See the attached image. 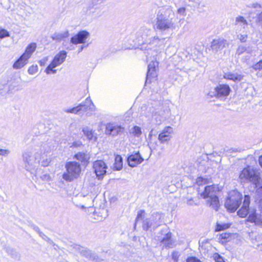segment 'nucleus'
<instances>
[{"instance_id": "nucleus-37", "label": "nucleus", "mask_w": 262, "mask_h": 262, "mask_svg": "<svg viewBox=\"0 0 262 262\" xmlns=\"http://www.w3.org/2000/svg\"><path fill=\"white\" fill-rule=\"evenodd\" d=\"M148 145L150 148L156 149L157 146V141L156 139L154 140L152 138H150Z\"/></svg>"}, {"instance_id": "nucleus-43", "label": "nucleus", "mask_w": 262, "mask_h": 262, "mask_svg": "<svg viewBox=\"0 0 262 262\" xmlns=\"http://www.w3.org/2000/svg\"><path fill=\"white\" fill-rule=\"evenodd\" d=\"M246 50V47L242 46V45L239 46L236 50V54H237L238 55H240L241 54L243 53L244 52H245Z\"/></svg>"}, {"instance_id": "nucleus-1", "label": "nucleus", "mask_w": 262, "mask_h": 262, "mask_svg": "<svg viewBox=\"0 0 262 262\" xmlns=\"http://www.w3.org/2000/svg\"><path fill=\"white\" fill-rule=\"evenodd\" d=\"M54 141L51 139L40 141L27 149L23 154V160L26 170L37 177L39 166L49 165L51 158L49 153L55 148Z\"/></svg>"}, {"instance_id": "nucleus-9", "label": "nucleus", "mask_w": 262, "mask_h": 262, "mask_svg": "<svg viewBox=\"0 0 262 262\" xmlns=\"http://www.w3.org/2000/svg\"><path fill=\"white\" fill-rule=\"evenodd\" d=\"M67 57V52L61 51L59 52L54 58L52 62L47 67L45 72L47 74H54L57 72L55 68L62 64Z\"/></svg>"}, {"instance_id": "nucleus-6", "label": "nucleus", "mask_w": 262, "mask_h": 262, "mask_svg": "<svg viewBox=\"0 0 262 262\" xmlns=\"http://www.w3.org/2000/svg\"><path fill=\"white\" fill-rule=\"evenodd\" d=\"M239 179L242 183L251 182L256 185L260 179L259 173L249 166L246 167L241 172Z\"/></svg>"}, {"instance_id": "nucleus-51", "label": "nucleus", "mask_w": 262, "mask_h": 262, "mask_svg": "<svg viewBox=\"0 0 262 262\" xmlns=\"http://www.w3.org/2000/svg\"><path fill=\"white\" fill-rule=\"evenodd\" d=\"M185 11H186L185 8L184 7H182V8H179L177 12L178 14H179L180 15H185Z\"/></svg>"}, {"instance_id": "nucleus-46", "label": "nucleus", "mask_w": 262, "mask_h": 262, "mask_svg": "<svg viewBox=\"0 0 262 262\" xmlns=\"http://www.w3.org/2000/svg\"><path fill=\"white\" fill-rule=\"evenodd\" d=\"M99 213H101V215H100L101 220L102 219L106 218L108 215L107 210L104 208L100 209Z\"/></svg>"}, {"instance_id": "nucleus-56", "label": "nucleus", "mask_w": 262, "mask_h": 262, "mask_svg": "<svg viewBox=\"0 0 262 262\" xmlns=\"http://www.w3.org/2000/svg\"><path fill=\"white\" fill-rule=\"evenodd\" d=\"M257 246L260 249V250L262 251V243L260 244H257Z\"/></svg>"}, {"instance_id": "nucleus-35", "label": "nucleus", "mask_w": 262, "mask_h": 262, "mask_svg": "<svg viewBox=\"0 0 262 262\" xmlns=\"http://www.w3.org/2000/svg\"><path fill=\"white\" fill-rule=\"evenodd\" d=\"M208 182L207 179L200 177L196 179V183L198 185H202L207 184Z\"/></svg>"}, {"instance_id": "nucleus-20", "label": "nucleus", "mask_w": 262, "mask_h": 262, "mask_svg": "<svg viewBox=\"0 0 262 262\" xmlns=\"http://www.w3.org/2000/svg\"><path fill=\"white\" fill-rule=\"evenodd\" d=\"M223 77L226 79L231 80L234 82H239L243 80L244 76L238 73H233L229 72L225 73Z\"/></svg>"}, {"instance_id": "nucleus-28", "label": "nucleus", "mask_w": 262, "mask_h": 262, "mask_svg": "<svg viewBox=\"0 0 262 262\" xmlns=\"http://www.w3.org/2000/svg\"><path fill=\"white\" fill-rule=\"evenodd\" d=\"M89 190L90 191V193H87L86 194H83V196L85 197L86 196H89L88 198L91 202L90 205L92 204V202L94 200V199L95 198L96 195V192H94L95 190V187L93 186H91L88 187Z\"/></svg>"}, {"instance_id": "nucleus-44", "label": "nucleus", "mask_w": 262, "mask_h": 262, "mask_svg": "<svg viewBox=\"0 0 262 262\" xmlns=\"http://www.w3.org/2000/svg\"><path fill=\"white\" fill-rule=\"evenodd\" d=\"M213 258L215 262H225L223 258L217 253H215L213 255Z\"/></svg>"}, {"instance_id": "nucleus-48", "label": "nucleus", "mask_w": 262, "mask_h": 262, "mask_svg": "<svg viewBox=\"0 0 262 262\" xmlns=\"http://www.w3.org/2000/svg\"><path fill=\"white\" fill-rule=\"evenodd\" d=\"M237 38L241 42H244L247 39V35L246 34H239L237 35Z\"/></svg>"}, {"instance_id": "nucleus-41", "label": "nucleus", "mask_w": 262, "mask_h": 262, "mask_svg": "<svg viewBox=\"0 0 262 262\" xmlns=\"http://www.w3.org/2000/svg\"><path fill=\"white\" fill-rule=\"evenodd\" d=\"M189 1L193 2L198 5V8H202L205 7V4L203 2V0H189Z\"/></svg>"}, {"instance_id": "nucleus-13", "label": "nucleus", "mask_w": 262, "mask_h": 262, "mask_svg": "<svg viewBox=\"0 0 262 262\" xmlns=\"http://www.w3.org/2000/svg\"><path fill=\"white\" fill-rule=\"evenodd\" d=\"M214 90L215 94L214 96L218 98H222L227 97L229 95L230 92V88L227 84H220L215 88ZM209 95H210L211 97L213 96V95H212L211 92L209 93Z\"/></svg>"}, {"instance_id": "nucleus-53", "label": "nucleus", "mask_w": 262, "mask_h": 262, "mask_svg": "<svg viewBox=\"0 0 262 262\" xmlns=\"http://www.w3.org/2000/svg\"><path fill=\"white\" fill-rule=\"evenodd\" d=\"M48 60V57H45L39 61L40 64L43 66L45 64L46 62Z\"/></svg>"}, {"instance_id": "nucleus-2", "label": "nucleus", "mask_w": 262, "mask_h": 262, "mask_svg": "<svg viewBox=\"0 0 262 262\" xmlns=\"http://www.w3.org/2000/svg\"><path fill=\"white\" fill-rule=\"evenodd\" d=\"M173 16V12L169 7H160L156 17V29L165 33L174 30L176 27Z\"/></svg>"}, {"instance_id": "nucleus-36", "label": "nucleus", "mask_w": 262, "mask_h": 262, "mask_svg": "<svg viewBox=\"0 0 262 262\" xmlns=\"http://www.w3.org/2000/svg\"><path fill=\"white\" fill-rule=\"evenodd\" d=\"M9 32L5 29H0V38H3L6 37H9Z\"/></svg>"}, {"instance_id": "nucleus-17", "label": "nucleus", "mask_w": 262, "mask_h": 262, "mask_svg": "<svg viewBox=\"0 0 262 262\" xmlns=\"http://www.w3.org/2000/svg\"><path fill=\"white\" fill-rule=\"evenodd\" d=\"M158 66V62L155 60H152L148 66V71L147 73L146 82L149 80L150 78H154L157 77L156 68Z\"/></svg>"}, {"instance_id": "nucleus-60", "label": "nucleus", "mask_w": 262, "mask_h": 262, "mask_svg": "<svg viewBox=\"0 0 262 262\" xmlns=\"http://www.w3.org/2000/svg\"><path fill=\"white\" fill-rule=\"evenodd\" d=\"M36 231H38V230H39V229H38V227H36Z\"/></svg>"}, {"instance_id": "nucleus-58", "label": "nucleus", "mask_w": 262, "mask_h": 262, "mask_svg": "<svg viewBox=\"0 0 262 262\" xmlns=\"http://www.w3.org/2000/svg\"><path fill=\"white\" fill-rule=\"evenodd\" d=\"M39 234H40V236H42V235L45 236V235L43 233H42L41 232H39Z\"/></svg>"}, {"instance_id": "nucleus-21", "label": "nucleus", "mask_w": 262, "mask_h": 262, "mask_svg": "<svg viewBox=\"0 0 262 262\" xmlns=\"http://www.w3.org/2000/svg\"><path fill=\"white\" fill-rule=\"evenodd\" d=\"M28 59L21 55L20 57L13 63L12 67L14 69H20L23 68L28 62Z\"/></svg>"}, {"instance_id": "nucleus-57", "label": "nucleus", "mask_w": 262, "mask_h": 262, "mask_svg": "<svg viewBox=\"0 0 262 262\" xmlns=\"http://www.w3.org/2000/svg\"><path fill=\"white\" fill-rule=\"evenodd\" d=\"M259 164L261 165V166L262 167V156L259 157Z\"/></svg>"}, {"instance_id": "nucleus-22", "label": "nucleus", "mask_w": 262, "mask_h": 262, "mask_svg": "<svg viewBox=\"0 0 262 262\" xmlns=\"http://www.w3.org/2000/svg\"><path fill=\"white\" fill-rule=\"evenodd\" d=\"M248 221L254 223L255 225L262 227V215L256 213H252L249 215Z\"/></svg>"}, {"instance_id": "nucleus-7", "label": "nucleus", "mask_w": 262, "mask_h": 262, "mask_svg": "<svg viewBox=\"0 0 262 262\" xmlns=\"http://www.w3.org/2000/svg\"><path fill=\"white\" fill-rule=\"evenodd\" d=\"M242 195L237 190H232L229 193V196L226 200L225 206L230 212H234L241 203Z\"/></svg>"}, {"instance_id": "nucleus-23", "label": "nucleus", "mask_w": 262, "mask_h": 262, "mask_svg": "<svg viewBox=\"0 0 262 262\" xmlns=\"http://www.w3.org/2000/svg\"><path fill=\"white\" fill-rule=\"evenodd\" d=\"M37 45L35 42H31L26 47L25 52L22 54L28 59L31 57L35 51Z\"/></svg>"}, {"instance_id": "nucleus-40", "label": "nucleus", "mask_w": 262, "mask_h": 262, "mask_svg": "<svg viewBox=\"0 0 262 262\" xmlns=\"http://www.w3.org/2000/svg\"><path fill=\"white\" fill-rule=\"evenodd\" d=\"M164 42V40L163 39H160L157 36L154 37L152 41V44H163Z\"/></svg>"}, {"instance_id": "nucleus-14", "label": "nucleus", "mask_w": 262, "mask_h": 262, "mask_svg": "<svg viewBox=\"0 0 262 262\" xmlns=\"http://www.w3.org/2000/svg\"><path fill=\"white\" fill-rule=\"evenodd\" d=\"M229 46L228 41L223 38H218L213 39L211 43L212 50L218 52Z\"/></svg>"}, {"instance_id": "nucleus-25", "label": "nucleus", "mask_w": 262, "mask_h": 262, "mask_svg": "<svg viewBox=\"0 0 262 262\" xmlns=\"http://www.w3.org/2000/svg\"><path fill=\"white\" fill-rule=\"evenodd\" d=\"M74 158L81 162H88L90 160V155L87 152H79L74 156Z\"/></svg>"}, {"instance_id": "nucleus-33", "label": "nucleus", "mask_w": 262, "mask_h": 262, "mask_svg": "<svg viewBox=\"0 0 262 262\" xmlns=\"http://www.w3.org/2000/svg\"><path fill=\"white\" fill-rule=\"evenodd\" d=\"M152 120L156 124L159 125L162 123V117L158 114H155L152 116Z\"/></svg>"}, {"instance_id": "nucleus-42", "label": "nucleus", "mask_w": 262, "mask_h": 262, "mask_svg": "<svg viewBox=\"0 0 262 262\" xmlns=\"http://www.w3.org/2000/svg\"><path fill=\"white\" fill-rule=\"evenodd\" d=\"M10 151L8 149L0 148V156L7 157L10 154Z\"/></svg>"}, {"instance_id": "nucleus-59", "label": "nucleus", "mask_w": 262, "mask_h": 262, "mask_svg": "<svg viewBox=\"0 0 262 262\" xmlns=\"http://www.w3.org/2000/svg\"><path fill=\"white\" fill-rule=\"evenodd\" d=\"M82 50H83V47H82V46H81V47H80V50L79 52L81 51Z\"/></svg>"}, {"instance_id": "nucleus-55", "label": "nucleus", "mask_w": 262, "mask_h": 262, "mask_svg": "<svg viewBox=\"0 0 262 262\" xmlns=\"http://www.w3.org/2000/svg\"><path fill=\"white\" fill-rule=\"evenodd\" d=\"M81 145H82V144L81 142H75L73 143V146L77 147V146H79Z\"/></svg>"}, {"instance_id": "nucleus-19", "label": "nucleus", "mask_w": 262, "mask_h": 262, "mask_svg": "<svg viewBox=\"0 0 262 262\" xmlns=\"http://www.w3.org/2000/svg\"><path fill=\"white\" fill-rule=\"evenodd\" d=\"M161 242L166 248H172L174 246V242L171 239V233L170 232L165 234L164 236L161 239Z\"/></svg>"}, {"instance_id": "nucleus-26", "label": "nucleus", "mask_w": 262, "mask_h": 262, "mask_svg": "<svg viewBox=\"0 0 262 262\" xmlns=\"http://www.w3.org/2000/svg\"><path fill=\"white\" fill-rule=\"evenodd\" d=\"M80 253L89 259H94L95 258L94 254H93L91 251L88 250L86 248L83 247H80L79 248Z\"/></svg>"}, {"instance_id": "nucleus-49", "label": "nucleus", "mask_w": 262, "mask_h": 262, "mask_svg": "<svg viewBox=\"0 0 262 262\" xmlns=\"http://www.w3.org/2000/svg\"><path fill=\"white\" fill-rule=\"evenodd\" d=\"M186 262H202V261L200 259H198L197 258H196L195 257H190L187 259Z\"/></svg>"}, {"instance_id": "nucleus-4", "label": "nucleus", "mask_w": 262, "mask_h": 262, "mask_svg": "<svg viewBox=\"0 0 262 262\" xmlns=\"http://www.w3.org/2000/svg\"><path fill=\"white\" fill-rule=\"evenodd\" d=\"M218 187L214 185L207 186L201 196L204 199H207V204L215 210H217L220 204L216 192Z\"/></svg>"}, {"instance_id": "nucleus-54", "label": "nucleus", "mask_w": 262, "mask_h": 262, "mask_svg": "<svg viewBox=\"0 0 262 262\" xmlns=\"http://www.w3.org/2000/svg\"><path fill=\"white\" fill-rule=\"evenodd\" d=\"M82 208H83V207L86 208V207H84V206H82ZM87 208H88L89 211H90L91 212H93L94 213V212H95L94 208L93 207H92L91 205L87 207Z\"/></svg>"}, {"instance_id": "nucleus-32", "label": "nucleus", "mask_w": 262, "mask_h": 262, "mask_svg": "<svg viewBox=\"0 0 262 262\" xmlns=\"http://www.w3.org/2000/svg\"><path fill=\"white\" fill-rule=\"evenodd\" d=\"M229 227H230V225L229 224H226V223L220 224V223H217V225H216V228L215 230L216 231H221V230H223L226 229L228 228Z\"/></svg>"}, {"instance_id": "nucleus-34", "label": "nucleus", "mask_w": 262, "mask_h": 262, "mask_svg": "<svg viewBox=\"0 0 262 262\" xmlns=\"http://www.w3.org/2000/svg\"><path fill=\"white\" fill-rule=\"evenodd\" d=\"M38 71V67L37 66L35 65V66H31L28 70V73L30 75H34L35 74H36Z\"/></svg>"}, {"instance_id": "nucleus-52", "label": "nucleus", "mask_w": 262, "mask_h": 262, "mask_svg": "<svg viewBox=\"0 0 262 262\" xmlns=\"http://www.w3.org/2000/svg\"><path fill=\"white\" fill-rule=\"evenodd\" d=\"M257 20L259 25L262 26V12L257 15Z\"/></svg>"}, {"instance_id": "nucleus-12", "label": "nucleus", "mask_w": 262, "mask_h": 262, "mask_svg": "<svg viewBox=\"0 0 262 262\" xmlns=\"http://www.w3.org/2000/svg\"><path fill=\"white\" fill-rule=\"evenodd\" d=\"M173 134V128L169 126H166L159 134L158 140L162 144L167 143L172 138Z\"/></svg>"}, {"instance_id": "nucleus-3", "label": "nucleus", "mask_w": 262, "mask_h": 262, "mask_svg": "<svg viewBox=\"0 0 262 262\" xmlns=\"http://www.w3.org/2000/svg\"><path fill=\"white\" fill-rule=\"evenodd\" d=\"M144 216L145 211L143 210H140L138 212L135 225L140 221H142V227L145 230H147L151 227L155 229L159 226L162 223V214L159 212H155L151 214L150 217L143 220Z\"/></svg>"}, {"instance_id": "nucleus-24", "label": "nucleus", "mask_w": 262, "mask_h": 262, "mask_svg": "<svg viewBox=\"0 0 262 262\" xmlns=\"http://www.w3.org/2000/svg\"><path fill=\"white\" fill-rule=\"evenodd\" d=\"M82 132L84 136L89 141H95L97 137L94 135V131L88 126L84 127L82 129Z\"/></svg>"}, {"instance_id": "nucleus-31", "label": "nucleus", "mask_w": 262, "mask_h": 262, "mask_svg": "<svg viewBox=\"0 0 262 262\" xmlns=\"http://www.w3.org/2000/svg\"><path fill=\"white\" fill-rule=\"evenodd\" d=\"M141 128L139 126H135L130 130V134L136 137H140L142 135Z\"/></svg>"}, {"instance_id": "nucleus-18", "label": "nucleus", "mask_w": 262, "mask_h": 262, "mask_svg": "<svg viewBox=\"0 0 262 262\" xmlns=\"http://www.w3.org/2000/svg\"><path fill=\"white\" fill-rule=\"evenodd\" d=\"M143 159L141 156L139 152L135 154L130 155L127 158V161L129 166L134 167L137 165L141 163Z\"/></svg>"}, {"instance_id": "nucleus-50", "label": "nucleus", "mask_w": 262, "mask_h": 262, "mask_svg": "<svg viewBox=\"0 0 262 262\" xmlns=\"http://www.w3.org/2000/svg\"><path fill=\"white\" fill-rule=\"evenodd\" d=\"M222 239H227L230 238V234L228 233H223L220 235Z\"/></svg>"}, {"instance_id": "nucleus-38", "label": "nucleus", "mask_w": 262, "mask_h": 262, "mask_svg": "<svg viewBox=\"0 0 262 262\" xmlns=\"http://www.w3.org/2000/svg\"><path fill=\"white\" fill-rule=\"evenodd\" d=\"M40 178L42 181L45 182H50L52 180L51 176L48 173L43 174L40 176Z\"/></svg>"}, {"instance_id": "nucleus-39", "label": "nucleus", "mask_w": 262, "mask_h": 262, "mask_svg": "<svg viewBox=\"0 0 262 262\" xmlns=\"http://www.w3.org/2000/svg\"><path fill=\"white\" fill-rule=\"evenodd\" d=\"M180 253L178 251H174L172 253V258L174 262H178Z\"/></svg>"}, {"instance_id": "nucleus-5", "label": "nucleus", "mask_w": 262, "mask_h": 262, "mask_svg": "<svg viewBox=\"0 0 262 262\" xmlns=\"http://www.w3.org/2000/svg\"><path fill=\"white\" fill-rule=\"evenodd\" d=\"M66 172L62 174V178L67 181H72L79 177L81 173V167L79 163L71 161L66 164Z\"/></svg>"}, {"instance_id": "nucleus-27", "label": "nucleus", "mask_w": 262, "mask_h": 262, "mask_svg": "<svg viewBox=\"0 0 262 262\" xmlns=\"http://www.w3.org/2000/svg\"><path fill=\"white\" fill-rule=\"evenodd\" d=\"M235 25L245 29L248 25V22L243 16H238L235 18Z\"/></svg>"}, {"instance_id": "nucleus-11", "label": "nucleus", "mask_w": 262, "mask_h": 262, "mask_svg": "<svg viewBox=\"0 0 262 262\" xmlns=\"http://www.w3.org/2000/svg\"><path fill=\"white\" fill-rule=\"evenodd\" d=\"M93 169L99 179L102 178L106 172L107 166L102 160H97L93 163Z\"/></svg>"}, {"instance_id": "nucleus-30", "label": "nucleus", "mask_w": 262, "mask_h": 262, "mask_svg": "<svg viewBox=\"0 0 262 262\" xmlns=\"http://www.w3.org/2000/svg\"><path fill=\"white\" fill-rule=\"evenodd\" d=\"M123 166L122 158L121 156L117 155L115 157V162L114 164V167L117 170H120L122 169Z\"/></svg>"}, {"instance_id": "nucleus-16", "label": "nucleus", "mask_w": 262, "mask_h": 262, "mask_svg": "<svg viewBox=\"0 0 262 262\" xmlns=\"http://www.w3.org/2000/svg\"><path fill=\"white\" fill-rule=\"evenodd\" d=\"M250 202V196L245 195L243 203L241 208L237 211L238 215L241 217H245L248 214L249 206Z\"/></svg>"}, {"instance_id": "nucleus-29", "label": "nucleus", "mask_w": 262, "mask_h": 262, "mask_svg": "<svg viewBox=\"0 0 262 262\" xmlns=\"http://www.w3.org/2000/svg\"><path fill=\"white\" fill-rule=\"evenodd\" d=\"M69 35V33L66 31L63 33H55L53 35L52 38L54 40L60 41L64 38H67Z\"/></svg>"}, {"instance_id": "nucleus-47", "label": "nucleus", "mask_w": 262, "mask_h": 262, "mask_svg": "<svg viewBox=\"0 0 262 262\" xmlns=\"http://www.w3.org/2000/svg\"><path fill=\"white\" fill-rule=\"evenodd\" d=\"M252 68L255 70H259L262 69V60H260L259 62L254 64L252 66Z\"/></svg>"}, {"instance_id": "nucleus-15", "label": "nucleus", "mask_w": 262, "mask_h": 262, "mask_svg": "<svg viewBox=\"0 0 262 262\" xmlns=\"http://www.w3.org/2000/svg\"><path fill=\"white\" fill-rule=\"evenodd\" d=\"M89 36L90 33L88 31H81L71 38V42L74 45L84 43Z\"/></svg>"}, {"instance_id": "nucleus-10", "label": "nucleus", "mask_w": 262, "mask_h": 262, "mask_svg": "<svg viewBox=\"0 0 262 262\" xmlns=\"http://www.w3.org/2000/svg\"><path fill=\"white\" fill-rule=\"evenodd\" d=\"M124 131V128L120 125L113 123L106 124L105 134L113 137L122 134Z\"/></svg>"}, {"instance_id": "nucleus-45", "label": "nucleus", "mask_w": 262, "mask_h": 262, "mask_svg": "<svg viewBox=\"0 0 262 262\" xmlns=\"http://www.w3.org/2000/svg\"><path fill=\"white\" fill-rule=\"evenodd\" d=\"M262 241V235L259 234H256L254 238L252 239V242L253 243H255L256 242H260Z\"/></svg>"}, {"instance_id": "nucleus-8", "label": "nucleus", "mask_w": 262, "mask_h": 262, "mask_svg": "<svg viewBox=\"0 0 262 262\" xmlns=\"http://www.w3.org/2000/svg\"><path fill=\"white\" fill-rule=\"evenodd\" d=\"M96 107L93 104L90 98H87L83 102L78 106L73 107L71 109H67L65 112L67 113H73L75 114H80L88 111L90 112L95 111Z\"/></svg>"}]
</instances>
